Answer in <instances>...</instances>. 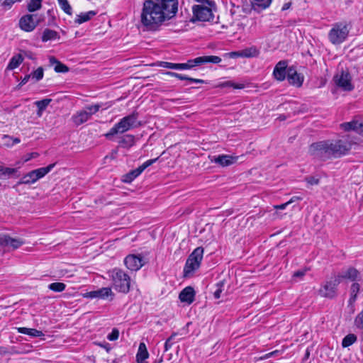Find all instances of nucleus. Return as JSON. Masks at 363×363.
<instances>
[{
  "label": "nucleus",
  "mask_w": 363,
  "mask_h": 363,
  "mask_svg": "<svg viewBox=\"0 0 363 363\" xmlns=\"http://www.w3.org/2000/svg\"><path fill=\"white\" fill-rule=\"evenodd\" d=\"M290 5H291V4H290V3H286V4H285L283 6V7H282V10H284H284H286V9H289Z\"/></svg>",
  "instance_id": "obj_59"
},
{
  "label": "nucleus",
  "mask_w": 363,
  "mask_h": 363,
  "mask_svg": "<svg viewBox=\"0 0 363 363\" xmlns=\"http://www.w3.org/2000/svg\"><path fill=\"white\" fill-rule=\"evenodd\" d=\"M30 78H31V74H27V75H26V76L22 79L21 82L20 83V84H21V85H23V84H26V83L28 82V80H29V79H30Z\"/></svg>",
  "instance_id": "obj_54"
},
{
  "label": "nucleus",
  "mask_w": 363,
  "mask_h": 363,
  "mask_svg": "<svg viewBox=\"0 0 363 363\" xmlns=\"http://www.w3.org/2000/svg\"><path fill=\"white\" fill-rule=\"evenodd\" d=\"M223 86H233L235 89H239L244 88V85L242 84H235L234 83H233L231 82H227L224 83Z\"/></svg>",
  "instance_id": "obj_51"
},
{
  "label": "nucleus",
  "mask_w": 363,
  "mask_h": 363,
  "mask_svg": "<svg viewBox=\"0 0 363 363\" xmlns=\"http://www.w3.org/2000/svg\"><path fill=\"white\" fill-rule=\"evenodd\" d=\"M126 267L131 271L139 270L144 264L140 255H129L124 259Z\"/></svg>",
  "instance_id": "obj_15"
},
{
  "label": "nucleus",
  "mask_w": 363,
  "mask_h": 363,
  "mask_svg": "<svg viewBox=\"0 0 363 363\" xmlns=\"http://www.w3.org/2000/svg\"><path fill=\"white\" fill-rule=\"evenodd\" d=\"M20 1L21 0H4L1 5L4 7L10 9L14 3Z\"/></svg>",
  "instance_id": "obj_49"
},
{
  "label": "nucleus",
  "mask_w": 363,
  "mask_h": 363,
  "mask_svg": "<svg viewBox=\"0 0 363 363\" xmlns=\"http://www.w3.org/2000/svg\"><path fill=\"white\" fill-rule=\"evenodd\" d=\"M58 4L60 6V8L63 10V11L68 14L72 15V7L69 5L67 0H57Z\"/></svg>",
  "instance_id": "obj_38"
},
{
  "label": "nucleus",
  "mask_w": 363,
  "mask_h": 363,
  "mask_svg": "<svg viewBox=\"0 0 363 363\" xmlns=\"http://www.w3.org/2000/svg\"><path fill=\"white\" fill-rule=\"evenodd\" d=\"M50 101V99H45L43 100L37 101L35 102V105L37 106L39 111H42L46 108V107L49 105Z\"/></svg>",
  "instance_id": "obj_42"
},
{
  "label": "nucleus",
  "mask_w": 363,
  "mask_h": 363,
  "mask_svg": "<svg viewBox=\"0 0 363 363\" xmlns=\"http://www.w3.org/2000/svg\"><path fill=\"white\" fill-rule=\"evenodd\" d=\"M177 336V333H173L171 335V336L167 339L170 340L172 342H173V340H174V337Z\"/></svg>",
  "instance_id": "obj_60"
},
{
  "label": "nucleus",
  "mask_w": 363,
  "mask_h": 363,
  "mask_svg": "<svg viewBox=\"0 0 363 363\" xmlns=\"http://www.w3.org/2000/svg\"><path fill=\"white\" fill-rule=\"evenodd\" d=\"M157 158L148 160L145 162L142 165L136 168L135 169L131 170L126 174H125L123 177V182L125 183H130L132 182L136 177H138L147 167L152 165L155 163Z\"/></svg>",
  "instance_id": "obj_12"
},
{
  "label": "nucleus",
  "mask_w": 363,
  "mask_h": 363,
  "mask_svg": "<svg viewBox=\"0 0 363 363\" xmlns=\"http://www.w3.org/2000/svg\"><path fill=\"white\" fill-rule=\"evenodd\" d=\"M49 60H50V63L52 65H55L54 69L56 72L65 73V72H68L69 68L65 65L61 63L55 57H53V56L50 57Z\"/></svg>",
  "instance_id": "obj_30"
},
{
  "label": "nucleus",
  "mask_w": 363,
  "mask_h": 363,
  "mask_svg": "<svg viewBox=\"0 0 363 363\" xmlns=\"http://www.w3.org/2000/svg\"><path fill=\"white\" fill-rule=\"evenodd\" d=\"M302 199L303 198L301 197V196H295L291 197V199L288 201V203L290 204V203H292L296 202L297 201H301V200H302Z\"/></svg>",
  "instance_id": "obj_55"
},
{
  "label": "nucleus",
  "mask_w": 363,
  "mask_h": 363,
  "mask_svg": "<svg viewBox=\"0 0 363 363\" xmlns=\"http://www.w3.org/2000/svg\"><path fill=\"white\" fill-rule=\"evenodd\" d=\"M358 274L359 272L356 269L350 267L344 274L338 276L340 277V279H351L352 281H354L357 279Z\"/></svg>",
  "instance_id": "obj_32"
},
{
  "label": "nucleus",
  "mask_w": 363,
  "mask_h": 363,
  "mask_svg": "<svg viewBox=\"0 0 363 363\" xmlns=\"http://www.w3.org/2000/svg\"><path fill=\"white\" fill-rule=\"evenodd\" d=\"M333 80L335 84L344 91H350L354 89L352 77L347 70H342L340 73L337 74Z\"/></svg>",
  "instance_id": "obj_11"
},
{
  "label": "nucleus",
  "mask_w": 363,
  "mask_h": 363,
  "mask_svg": "<svg viewBox=\"0 0 363 363\" xmlns=\"http://www.w3.org/2000/svg\"><path fill=\"white\" fill-rule=\"evenodd\" d=\"M173 342H172L170 340H167L164 343V351H168L171 348Z\"/></svg>",
  "instance_id": "obj_52"
},
{
  "label": "nucleus",
  "mask_w": 363,
  "mask_h": 363,
  "mask_svg": "<svg viewBox=\"0 0 363 363\" xmlns=\"http://www.w3.org/2000/svg\"><path fill=\"white\" fill-rule=\"evenodd\" d=\"M195 291L191 286H186L179 294V298L181 302L191 304L194 302Z\"/></svg>",
  "instance_id": "obj_21"
},
{
  "label": "nucleus",
  "mask_w": 363,
  "mask_h": 363,
  "mask_svg": "<svg viewBox=\"0 0 363 363\" xmlns=\"http://www.w3.org/2000/svg\"><path fill=\"white\" fill-rule=\"evenodd\" d=\"M19 333L28 335L30 337H42L44 335L43 333L35 328H28L25 327L16 328Z\"/></svg>",
  "instance_id": "obj_27"
},
{
  "label": "nucleus",
  "mask_w": 363,
  "mask_h": 363,
  "mask_svg": "<svg viewBox=\"0 0 363 363\" xmlns=\"http://www.w3.org/2000/svg\"><path fill=\"white\" fill-rule=\"evenodd\" d=\"M221 58L218 56H201L194 59V65H196V67L205 63L218 64L221 62Z\"/></svg>",
  "instance_id": "obj_23"
},
{
  "label": "nucleus",
  "mask_w": 363,
  "mask_h": 363,
  "mask_svg": "<svg viewBox=\"0 0 363 363\" xmlns=\"http://www.w3.org/2000/svg\"><path fill=\"white\" fill-rule=\"evenodd\" d=\"M341 127L346 131L354 130L357 133L363 136V121H352L342 123Z\"/></svg>",
  "instance_id": "obj_20"
},
{
  "label": "nucleus",
  "mask_w": 363,
  "mask_h": 363,
  "mask_svg": "<svg viewBox=\"0 0 363 363\" xmlns=\"http://www.w3.org/2000/svg\"><path fill=\"white\" fill-rule=\"evenodd\" d=\"M55 166V164H50L47 167L34 169L25 174L18 182L19 184H31L48 174Z\"/></svg>",
  "instance_id": "obj_8"
},
{
  "label": "nucleus",
  "mask_w": 363,
  "mask_h": 363,
  "mask_svg": "<svg viewBox=\"0 0 363 363\" xmlns=\"http://www.w3.org/2000/svg\"><path fill=\"white\" fill-rule=\"evenodd\" d=\"M178 11L177 0H145L140 22L148 30H157L173 18Z\"/></svg>",
  "instance_id": "obj_1"
},
{
  "label": "nucleus",
  "mask_w": 363,
  "mask_h": 363,
  "mask_svg": "<svg viewBox=\"0 0 363 363\" xmlns=\"http://www.w3.org/2000/svg\"><path fill=\"white\" fill-rule=\"evenodd\" d=\"M203 248L201 247H196L189 256L184 268V276L185 277L189 275L196 269H199L203 259Z\"/></svg>",
  "instance_id": "obj_6"
},
{
  "label": "nucleus",
  "mask_w": 363,
  "mask_h": 363,
  "mask_svg": "<svg viewBox=\"0 0 363 363\" xmlns=\"http://www.w3.org/2000/svg\"><path fill=\"white\" fill-rule=\"evenodd\" d=\"M118 143L123 148H129L135 144V136L130 134L125 135L121 138Z\"/></svg>",
  "instance_id": "obj_28"
},
{
  "label": "nucleus",
  "mask_w": 363,
  "mask_h": 363,
  "mask_svg": "<svg viewBox=\"0 0 363 363\" xmlns=\"http://www.w3.org/2000/svg\"><path fill=\"white\" fill-rule=\"evenodd\" d=\"M223 285H224V284L223 281H219L218 283L216 284L217 289H216V291L213 293V296H214L215 298L218 299L220 297V294L223 291L222 288H223Z\"/></svg>",
  "instance_id": "obj_44"
},
{
  "label": "nucleus",
  "mask_w": 363,
  "mask_h": 363,
  "mask_svg": "<svg viewBox=\"0 0 363 363\" xmlns=\"http://www.w3.org/2000/svg\"><path fill=\"white\" fill-rule=\"evenodd\" d=\"M287 62L284 60L279 61L275 66L273 71L274 77L279 81L282 82L285 79L286 76L287 75Z\"/></svg>",
  "instance_id": "obj_18"
},
{
  "label": "nucleus",
  "mask_w": 363,
  "mask_h": 363,
  "mask_svg": "<svg viewBox=\"0 0 363 363\" xmlns=\"http://www.w3.org/2000/svg\"><path fill=\"white\" fill-rule=\"evenodd\" d=\"M309 354H310L309 352H308V351H307V352H306V357H309Z\"/></svg>",
  "instance_id": "obj_64"
},
{
  "label": "nucleus",
  "mask_w": 363,
  "mask_h": 363,
  "mask_svg": "<svg viewBox=\"0 0 363 363\" xmlns=\"http://www.w3.org/2000/svg\"><path fill=\"white\" fill-rule=\"evenodd\" d=\"M254 1L252 3V7L254 11L259 13L262 11L268 8L271 3L272 0H253Z\"/></svg>",
  "instance_id": "obj_25"
},
{
  "label": "nucleus",
  "mask_w": 363,
  "mask_h": 363,
  "mask_svg": "<svg viewBox=\"0 0 363 363\" xmlns=\"http://www.w3.org/2000/svg\"><path fill=\"white\" fill-rule=\"evenodd\" d=\"M32 79H34L35 82H38L43 78L44 70L42 67H38L35 71L30 73Z\"/></svg>",
  "instance_id": "obj_40"
},
{
  "label": "nucleus",
  "mask_w": 363,
  "mask_h": 363,
  "mask_svg": "<svg viewBox=\"0 0 363 363\" xmlns=\"http://www.w3.org/2000/svg\"><path fill=\"white\" fill-rule=\"evenodd\" d=\"M43 0H30L27 5V9L29 12H34L39 10L42 6Z\"/></svg>",
  "instance_id": "obj_36"
},
{
  "label": "nucleus",
  "mask_w": 363,
  "mask_h": 363,
  "mask_svg": "<svg viewBox=\"0 0 363 363\" xmlns=\"http://www.w3.org/2000/svg\"><path fill=\"white\" fill-rule=\"evenodd\" d=\"M271 357H272V355H271V354L269 352V353L266 354L264 357H261V359H268V358H269Z\"/></svg>",
  "instance_id": "obj_62"
},
{
  "label": "nucleus",
  "mask_w": 363,
  "mask_h": 363,
  "mask_svg": "<svg viewBox=\"0 0 363 363\" xmlns=\"http://www.w3.org/2000/svg\"><path fill=\"white\" fill-rule=\"evenodd\" d=\"M162 66L164 68L172 69H190L196 67L194 65V59L189 60L185 63H172L163 62Z\"/></svg>",
  "instance_id": "obj_19"
},
{
  "label": "nucleus",
  "mask_w": 363,
  "mask_h": 363,
  "mask_svg": "<svg viewBox=\"0 0 363 363\" xmlns=\"http://www.w3.org/2000/svg\"><path fill=\"white\" fill-rule=\"evenodd\" d=\"M227 55H229L232 57H242L241 51H240V52H232L228 53Z\"/></svg>",
  "instance_id": "obj_56"
},
{
  "label": "nucleus",
  "mask_w": 363,
  "mask_h": 363,
  "mask_svg": "<svg viewBox=\"0 0 363 363\" xmlns=\"http://www.w3.org/2000/svg\"><path fill=\"white\" fill-rule=\"evenodd\" d=\"M354 325L357 328L363 329V310L356 316Z\"/></svg>",
  "instance_id": "obj_43"
},
{
  "label": "nucleus",
  "mask_w": 363,
  "mask_h": 363,
  "mask_svg": "<svg viewBox=\"0 0 363 363\" xmlns=\"http://www.w3.org/2000/svg\"><path fill=\"white\" fill-rule=\"evenodd\" d=\"M357 341V336L354 334H348L342 340V346L347 347Z\"/></svg>",
  "instance_id": "obj_37"
},
{
  "label": "nucleus",
  "mask_w": 363,
  "mask_h": 363,
  "mask_svg": "<svg viewBox=\"0 0 363 363\" xmlns=\"http://www.w3.org/2000/svg\"><path fill=\"white\" fill-rule=\"evenodd\" d=\"M119 337V331L116 328H113L111 333L107 336V339L110 341L116 340Z\"/></svg>",
  "instance_id": "obj_45"
},
{
  "label": "nucleus",
  "mask_w": 363,
  "mask_h": 363,
  "mask_svg": "<svg viewBox=\"0 0 363 363\" xmlns=\"http://www.w3.org/2000/svg\"><path fill=\"white\" fill-rule=\"evenodd\" d=\"M113 296L114 294L109 287H103L95 291L87 292L84 294L85 298L100 299H106L108 296H111V299H113Z\"/></svg>",
  "instance_id": "obj_16"
},
{
  "label": "nucleus",
  "mask_w": 363,
  "mask_h": 363,
  "mask_svg": "<svg viewBox=\"0 0 363 363\" xmlns=\"http://www.w3.org/2000/svg\"><path fill=\"white\" fill-rule=\"evenodd\" d=\"M166 74L171 76V77H174L180 80H187L188 81V79L190 78L189 77H187L186 75H183L182 74L172 72H167Z\"/></svg>",
  "instance_id": "obj_46"
},
{
  "label": "nucleus",
  "mask_w": 363,
  "mask_h": 363,
  "mask_svg": "<svg viewBox=\"0 0 363 363\" xmlns=\"http://www.w3.org/2000/svg\"><path fill=\"white\" fill-rule=\"evenodd\" d=\"M350 149L351 144L346 140H325L311 144L308 152L315 158L326 160L345 155Z\"/></svg>",
  "instance_id": "obj_2"
},
{
  "label": "nucleus",
  "mask_w": 363,
  "mask_h": 363,
  "mask_svg": "<svg viewBox=\"0 0 363 363\" xmlns=\"http://www.w3.org/2000/svg\"><path fill=\"white\" fill-rule=\"evenodd\" d=\"M23 61V57L21 54L16 55L11 57L7 66V69L13 70L17 68Z\"/></svg>",
  "instance_id": "obj_31"
},
{
  "label": "nucleus",
  "mask_w": 363,
  "mask_h": 363,
  "mask_svg": "<svg viewBox=\"0 0 363 363\" xmlns=\"http://www.w3.org/2000/svg\"><path fill=\"white\" fill-rule=\"evenodd\" d=\"M149 357L146 345L144 342L139 345L138 353L136 354V361L138 363H144L145 359Z\"/></svg>",
  "instance_id": "obj_24"
},
{
  "label": "nucleus",
  "mask_w": 363,
  "mask_h": 363,
  "mask_svg": "<svg viewBox=\"0 0 363 363\" xmlns=\"http://www.w3.org/2000/svg\"><path fill=\"white\" fill-rule=\"evenodd\" d=\"M96 14V12H95L94 11H89L88 12L81 13L80 14L77 16L74 20V23L77 24H82L91 20Z\"/></svg>",
  "instance_id": "obj_29"
},
{
  "label": "nucleus",
  "mask_w": 363,
  "mask_h": 363,
  "mask_svg": "<svg viewBox=\"0 0 363 363\" xmlns=\"http://www.w3.org/2000/svg\"><path fill=\"white\" fill-rule=\"evenodd\" d=\"M3 144L6 147H12L21 142L18 138H13L9 135H4L2 137Z\"/></svg>",
  "instance_id": "obj_34"
},
{
  "label": "nucleus",
  "mask_w": 363,
  "mask_h": 363,
  "mask_svg": "<svg viewBox=\"0 0 363 363\" xmlns=\"http://www.w3.org/2000/svg\"><path fill=\"white\" fill-rule=\"evenodd\" d=\"M60 39L59 33L53 30L45 28L42 34L41 40L43 42H48L49 40H54Z\"/></svg>",
  "instance_id": "obj_26"
},
{
  "label": "nucleus",
  "mask_w": 363,
  "mask_h": 363,
  "mask_svg": "<svg viewBox=\"0 0 363 363\" xmlns=\"http://www.w3.org/2000/svg\"><path fill=\"white\" fill-rule=\"evenodd\" d=\"M138 113L135 111L132 113L122 118L105 134V137L107 139H111L117 134H123L130 130L140 127L141 122L138 120Z\"/></svg>",
  "instance_id": "obj_3"
},
{
  "label": "nucleus",
  "mask_w": 363,
  "mask_h": 363,
  "mask_svg": "<svg viewBox=\"0 0 363 363\" xmlns=\"http://www.w3.org/2000/svg\"><path fill=\"white\" fill-rule=\"evenodd\" d=\"M101 107V106L99 104L86 106L74 114L72 120L75 125L79 126L88 121L94 114L99 111Z\"/></svg>",
  "instance_id": "obj_7"
},
{
  "label": "nucleus",
  "mask_w": 363,
  "mask_h": 363,
  "mask_svg": "<svg viewBox=\"0 0 363 363\" xmlns=\"http://www.w3.org/2000/svg\"><path fill=\"white\" fill-rule=\"evenodd\" d=\"M287 79L290 84L297 87L301 86L303 82V77L293 67H289L287 69Z\"/></svg>",
  "instance_id": "obj_17"
},
{
  "label": "nucleus",
  "mask_w": 363,
  "mask_h": 363,
  "mask_svg": "<svg viewBox=\"0 0 363 363\" xmlns=\"http://www.w3.org/2000/svg\"><path fill=\"white\" fill-rule=\"evenodd\" d=\"M188 81L191 82L199 83V84H204L205 83V81L203 79H195V78H192V77H190L189 79H188Z\"/></svg>",
  "instance_id": "obj_53"
},
{
  "label": "nucleus",
  "mask_w": 363,
  "mask_h": 363,
  "mask_svg": "<svg viewBox=\"0 0 363 363\" xmlns=\"http://www.w3.org/2000/svg\"><path fill=\"white\" fill-rule=\"evenodd\" d=\"M7 349L4 347H0V354H4L7 353Z\"/></svg>",
  "instance_id": "obj_58"
},
{
  "label": "nucleus",
  "mask_w": 363,
  "mask_h": 363,
  "mask_svg": "<svg viewBox=\"0 0 363 363\" xmlns=\"http://www.w3.org/2000/svg\"><path fill=\"white\" fill-rule=\"evenodd\" d=\"M360 286L358 283H354L351 286V294L349 299V303L352 304L357 298V294L359 293Z\"/></svg>",
  "instance_id": "obj_35"
},
{
  "label": "nucleus",
  "mask_w": 363,
  "mask_h": 363,
  "mask_svg": "<svg viewBox=\"0 0 363 363\" xmlns=\"http://www.w3.org/2000/svg\"><path fill=\"white\" fill-rule=\"evenodd\" d=\"M306 272H307L306 269L298 270L294 272L293 277L301 279L306 274Z\"/></svg>",
  "instance_id": "obj_50"
},
{
  "label": "nucleus",
  "mask_w": 363,
  "mask_h": 363,
  "mask_svg": "<svg viewBox=\"0 0 363 363\" xmlns=\"http://www.w3.org/2000/svg\"><path fill=\"white\" fill-rule=\"evenodd\" d=\"M194 18L200 21H208L213 18V13L210 8L203 5L193 6Z\"/></svg>",
  "instance_id": "obj_13"
},
{
  "label": "nucleus",
  "mask_w": 363,
  "mask_h": 363,
  "mask_svg": "<svg viewBox=\"0 0 363 363\" xmlns=\"http://www.w3.org/2000/svg\"><path fill=\"white\" fill-rule=\"evenodd\" d=\"M306 181L310 185H317L319 183V179L314 177H306Z\"/></svg>",
  "instance_id": "obj_48"
},
{
  "label": "nucleus",
  "mask_w": 363,
  "mask_h": 363,
  "mask_svg": "<svg viewBox=\"0 0 363 363\" xmlns=\"http://www.w3.org/2000/svg\"><path fill=\"white\" fill-rule=\"evenodd\" d=\"M115 290L120 293L127 294L130 291V278L122 269L114 268L109 272Z\"/></svg>",
  "instance_id": "obj_4"
},
{
  "label": "nucleus",
  "mask_w": 363,
  "mask_h": 363,
  "mask_svg": "<svg viewBox=\"0 0 363 363\" xmlns=\"http://www.w3.org/2000/svg\"><path fill=\"white\" fill-rule=\"evenodd\" d=\"M25 242L22 239L13 238L6 234H0V247H9L16 250L23 245Z\"/></svg>",
  "instance_id": "obj_14"
},
{
  "label": "nucleus",
  "mask_w": 363,
  "mask_h": 363,
  "mask_svg": "<svg viewBox=\"0 0 363 363\" xmlns=\"http://www.w3.org/2000/svg\"><path fill=\"white\" fill-rule=\"evenodd\" d=\"M350 28V24L346 22L335 23L328 33L329 41L333 45L342 43L347 38Z\"/></svg>",
  "instance_id": "obj_5"
},
{
  "label": "nucleus",
  "mask_w": 363,
  "mask_h": 363,
  "mask_svg": "<svg viewBox=\"0 0 363 363\" xmlns=\"http://www.w3.org/2000/svg\"><path fill=\"white\" fill-rule=\"evenodd\" d=\"M259 54V52L255 47H250L241 50V55L243 57H257Z\"/></svg>",
  "instance_id": "obj_33"
},
{
  "label": "nucleus",
  "mask_w": 363,
  "mask_h": 363,
  "mask_svg": "<svg viewBox=\"0 0 363 363\" xmlns=\"http://www.w3.org/2000/svg\"><path fill=\"white\" fill-rule=\"evenodd\" d=\"M43 16L38 14H26L19 20L20 28L26 32L33 31L43 21Z\"/></svg>",
  "instance_id": "obj_9"
},
{
  "label": "nucleus",
  "mask_w": 363,
  "mask_h": 363,
  "mask_svg": "<svg viewBox=\"0 0 363 363\" xmlns=\"http://www.w3.org/2000/svg\"><path fill=\"white\" fill-rule=\"evenodd\" d=\"M289 203L287 202L282 203L281 205L274 206L276 209H284Z\"/></svg>",
  "instance_id": "obj_57"
},
{
  "label": "nucleus",
  "mask_w": 363,
  "mask_h": 363,
  "mask_svg": "<svg viewBox=\"0 0 363 363\" xmlns=\"http://www.w3.org/2000/svg\"><path fill=\"white\" fill-rule=\"evenodd\" d=\"M340 283L339 276L335 277L333 280L327 281L324 283L319 290L321 296L333 298L337 294V286Z\"/></svg>",
  "instance_id": "obj_10"
},
{
  "label": "nucleus",
  "mask_w": 363,
  "mask_h": 363,
  "mask_svg": "<svg viewBox=\"0 0 363 363\" xmlns=\"http://www.w3.org/2000/svg\"><path fill=\"white\" fill-rule=\"evenodd\" d=\"M48 15L50 17V19L49 20L48 25L50 26H54L55 25V15L54 13L53 9H49L48 11Z\"/></svg>",
  "instance_id": "obj_47"
},
{
  "label": "nucleus",
  "mask_w": 363,
  "mask_h": 363,
  "mask_svg": "<svg viewBox=\"0 0 363 363\" xmlns=\"http://www.w3.org/2000/svg\"><path fill=\"white\" fill-rule=\"evenodd\" d=\"M18 169L16 168L4 167L0 165V177L1 176H10L16 173Z\"/></svg>",
  "instance_id": "obj_41"
},
{
  "label": "nucleus",
  "mask_w": 363,
  "mask_h": 363,
  "mask_svg": "<svg viewBox=\"0 0 363 363\" xmlns=\"http://www.w3.org/2000/svg\"><path fill=\"white\" fill-rule=\"evenodd\" d=\"M238 157H233L228 155H221L216 157L213 161L222 167H227L235 163Z\"/></svg>",
  "instance_id": "obj_22"
},
{
  "label": "nucleus",
  "mask_w": 363,
  "mask_h": 363,
  "mask_svg": "<svg viewBox=\"0 0 363 363\" xmlns=\"http://www.w3.org/2000/svg\"><path fill=\"white\" fill-rule=\"evenodd\" d=\"M66 288V285L62 282H54L48 286V289L55 292H62Z\"/></svg>",
  "instance_id": "obj_39"
},
{
  "label": "nucleus",
  "mask_w": 363,
  "mask_h": 363,
  "mask_svg": "<svg viewBox=\"0 0 363 363\" xmlns=\"http://www.w3.org/2000/svg\"><path fill=\"white\" fill-rule=\"evenodd\" d=\"M37 155H38V153H36V152L31 153L30 157L29 158L26 159V161L29 160L30 158L35 157H37Z\"/></svg>",
  "instance_id": "obj_61"
},
{
  "label": "nucleus",
  "mask_w": 363,
  "mask_h": 363,
  "mask_svg": "<svg viewBox=\"0 0 363 363\" xmlns=\"http://www.w3.org/2000/svg\"><path fill=\"white\" fill-rule=\"evenodd\" d=\"M278 353H279V351H278V350H274V351H273V352H270V354H271L272 357L275 356V355H276L277 354H278Z\"/></svg>",
  "instance_id": "obj_63"
}]
</instances>
